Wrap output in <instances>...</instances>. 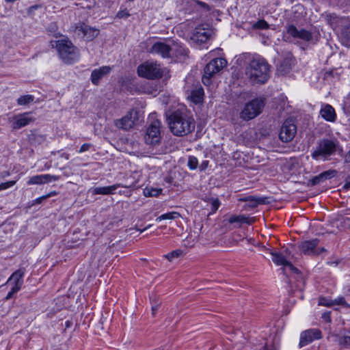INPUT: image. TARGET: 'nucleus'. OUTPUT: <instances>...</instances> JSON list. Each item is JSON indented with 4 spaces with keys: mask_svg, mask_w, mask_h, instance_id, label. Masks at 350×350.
Wrapping results in <instances>:
<instances>
[{
    "mask_svg": "<svg viewBox=\"0 0 350 350\" xmlns=\"http://www.w3.org/2000/svg\"><path fill=\"white\" fill-rule=\"evenodd\" d=\"M169 127L176 136H185L195 129V120L187 113L176 111L167 117Z\"/></svg>",
    "mask_w": 350,
    "mask_h": 350,
    "instance_id": "nucleus-1",
    "label": "nucleus"
},
{
    "mask_svg": "<svg viewBox=\"0 0 350 350\" xmlns=\"http://www.w3.org/2000/svg\"><path fill=\"white\" fill-rule=\"evenodd\" d=\"M245 73L252 83H265L269 78L270 66L263 57H254L246 67Z\"/></svg>",
    "mask_w": 350,
    "mask_h": 350,
    "instance_id": "nucleus-2",
    "label": "nucleus"
},
{
    "mask_svg": "<svg viewBox=\"0 0 350 350\" xmlns=\"http://www.w3.org/2000/svg\"><path fill=\"white\" fill-rule=\"evenodd\" d=\"M55 47L59 58L65 64H71L79 58V49L67 38L55 41Z\"/></svg>",
    "mask_w": 350,
    "mask_h": 350,
    "instance_id": "nucleus-3",
    "label": "nucleus"
},
{
    "mask_svg": "<svg viewBox=\"0 0 350 350\" xmlns=\"http://www.w3.org/2000/svg\"><path fill=\"white\" fill-rule=\"evenodd\" d=\"M339 146L337 140L322 139L317 142L314 151L311 153V157L316 161H327L334 155Z\"/></svg>",
    "mask_w": 350,
    "mask_h": 350,
    "instance_id": "nucleus-4",
    "label": "nucleus"
},
{
    "mask_svg": "<svg viewBox=\"0 0 350 350\" xmlns=\"http://www.w3.org/2000/svg\"><path fill=\"white\" fill-rule=\"evenodd\" d=\"M265 105L264 98H256L247 103L240 113V118L243 120H250L260 115Z\"/></svg>",
    "mask_w": 350,
    "mask_h": 350,
    "instance_id": "nucleus-5",
    "label": "nucleus"
},
{
    "mask_svg": "<svg viewBox=\"0 0 350 350\" xmlns=\"http://www.w3.org/2000/svg\"><path fill=\"white\" fill-rule=\"evenodd\" d=\"M167 71V69L162 68L159 64L152 62H146L137 68L138 75L148 79L161 78Z\"/></svg>",
    "mask_w": 350,
    "mask_h": 350,
    "instance_id": "nucleus-6",
    "label": "nucleus"
},
{
    "mask_svg": "<svg viewBox=\"0 0 350 350\" xmlns=\"http://www.w3.org/2000/svg\"><path fill=\"white\" fill-rule=\"evenodd\" d=\"M227 66V61L224 58H215L207 64L204 69V75L202 82L205 85H209L211 83V78L219 72L224 67Z\"/></svg>",
    "mask_w": 350,
    "mask_h": 350,
    "instance_id": "nucleus-7",
    "label": "nucleus"
},
{
    "mask_svg": "<svg viewBox=\"0 0 350 350\" xmlns=\"http://www.w3.org/2000/svg\"><path fill=\"white\" fill-rule=\"evenodd\" d=\"M150 118L152 120L147 128L144 140L147 144L155 145L159 144L161 140V122L157 119H154L153 116Z\"/></svg>",
    "mask_w": 350,
    "mask_h": 350,
    "instance_id": "nucleus-8",
    "label": "nucleus"
},
{
    "mask_svg": "<svg viewBox=\"0 0 350 350\" xmlns=\"http://www.w3.org/2000/svg\"><path fill=\"white\" fill-rule=\"evenodd\" d=\"M297 133V126L291 119L286 120L282 124L279 138L283 142H289L293 140Z\"/></svg>",
    "mask_w": 350,
    "mask_h": 350,
    "instance_id": "nucleus-9",
    "label": "nucleus"
},
{
    "mask_svg": "<svg viewBox=\"0 0 350 350\" xmlns=\"http://www.w3.org/2000/svg\"><path fill=\"white\" fill-rule=\"evenodd\" d=\"M286 34L295 40H300L304 42L314 40V36L312 32L305 29H298L293 25H289L286 27Z\"/></svg>",
    "mask_w": 350,
    "mask_h": 350,
    "instance_id": "nucleus-10",
    "label": "nucleus"
},
{
    "mask_svg": "<svg viewBox=\"0 0 350 350\" xmlns=\"http://www.w3.org/2000/svg\"><path fill=\"white\" fill-rule=\"evenodd\" d=\"M213 31L208 25H201L196 27L191 36V40L196 43L206 42L211 36Z\"/></svg>",
    "mask_w": 350,
    "mask_h": 350,
    "instance_id": "nucleus-11",
    "label": "nucleus"
},
{
    "mask_svg": "<svg viewBox=\"0 0 350 350\" xmlns=\"http://www.w3.org/2000/svg\"><path fill=\"white\" fill-rule=\"evenodd\" d=\"M338 26L341 25L340 40L341 43L350 48V18H337Z\"/></svg>",
    "mask_w": 350,
    "mask_h": 350,
    "instance_id": "nucleus-12",
    "label": "nucleus"
},
{
    "mask_svg": "<svg viewBox=\"0 0 350 350\" xmlns=\"http://www.w3.org/2000/svg\"><path fill=\"white\" fill-rule=\"evenodd\" d=\"M75 31L78 35L81 36L88 41L92 40L99 33L98 29L92 28L85 23L77 24L75 27Z\"/></svg>",
    "mask_w": 350,
    "mask_h": 350,
    "instance_id": "nucleus-13",
    "label": "nucleus"
},
{
    "mask_svg": "<svg viewBox=\"0 0 350 350\" xmlns=\"http://www.w3.org/2000/svg\"><path fill=\"white\" fill-rule=\"evenodd\" d=\"M321 332L318 329H310L301 334L299 346L301 347L307 345L314 340L321 338Z\"/></svg>",
    "mask_w": 350,
    "mask_h": 350,
    "instance_id": "nucleus-14",
    "label": "nucleus"
},
{
    "mask_svg": "<svg viewBox=\"0 0 350 350\" xmlns=\"http://www.w3.org/2000/svg\"><path fill=\"white\" fill-rule=\"evenodd\" d=\"M150 52L161 56L163 58H170L171 45L162 42H155Z\"/></svg>",
    "mask_w": 350,
    "mask_h": 350,
    "instance_id": "nucleus-15",
    "label": "nucleus"
},
{
    "mask_svg": "<svg viewBox=\"0 0 350 350\" xmlns=\"http://www.w3.org/2000/svg\"><path fill=\"white\" fill-rule=\"evenodd\" d=\"M59 179V176L51 174H40L30 177L27 183L28 185H42L51 181H56Z\"/></svg>",
    "mask_w": 350,
    "mask_h": 350,
    "instance_id": "nucleus-16",
    "label": "nucleus"
},
{
    "mask_svg": "<svg viewBox=\"0 0 350 350\" xmlns=\"http://www.w3.org/2000/svg\"><path fill=\"white\" fill-rule=\"evenodd\" d=\"M14 120V121L12 124L13 129H19L33 122L35 118L31 116L30 113H23L16 116Z\"/></svg>",
    "mask_w": 350,
    "mask_h": 350,
    "instance_id": "nucleus-17",
    "label": "nucleus"
},
{
    "mask_svg": "<svg viewBox=\"0 0 350 350\" xmlns=\"http://www.w3.org/2000/svg\"><path fill=\"white\" fill-rule=\"evenodd\" d=\"M319 244V239H314L311 241H306L301 243L299 247L301 251L304 254L308 255H319L317 250V245Z\"/></svg>",
    "mask_w": 350,
    "mask_h": 350,
    "instance_id": "nucleus-18",
    "label": "nucleus"
},
{
    "mask_svg": "<svg viewBox=\"0 0 350 350\" xmlns=\"http://www.w3.org/2000/svg\"><path fill=\"white\" fill-rule=\"evenodd\" d=\"M24 274V270L18 269L11 275L6 283L11 284L12 288L20 291L23 284Z\"/></svg>",
    "mask_w": 350,
    "mask_h": 350,
    "instance_id": "nucleus-19",
    "label": "nucleus"
},
{
    "mask_svg": "<svg viewBox=\"0 0 350 350\" xmlns=\"http://www.w3.org/2000/svg\"><path fill=\"white\" fill-rule=\"evenodd\" d=\"M293 62L294 59L292 55L290 53L287 54L277 66L278 74L284 75L288 73L292 68Z\"/></svg>",
    "mask_w": 350,
    "mask_h": 350,
    "instance_id": "nucleus-20",
    "label": "nucleus"
},
{
    "mask_svg": "<svg viewBox=\"0 0 350 350\" xmlns=\"http://www.w3.org/2000/svg\"><path fill=\"white\" fill-rule=\"evenodd\" d=\"M272 256L273 262L277 265H282L285 267L289 268L293 272H297L298 269L295 267L291 262L288 261L286 258L280 253L275 252L271 250L269 251Z\"/></svg>",
    "mask_w": 350,
    "mask_h": 350,
    "instance_id": "nucleus-21",
    "label": "nucleus"
},
{
    "mask_svg": "<svg viewBox=\"0 0 350 350\" xmlns=\"http://www.w3.org/2000/svg\"><path fill=\"white\" fill-rule=\"evenodd\" d=\"M119 187L129 188V187L118 183L107 187H98L91 189L93 195H110L114 193V191Z\"/></svg>",
    "mask_w": 350,
    "mask_h": 350,
    "instance_id": "nucleus-22",
    "label": "nucleus"
},
{
    "mask_svg": "<svg viewBox=\"0 0 350 350\" xmlns=\"http://www.w3.org/2000/svg\"><path fill=\"white\" fill-rule=\"evenodd\" d=\"M133 112L129 113L122 118L117 120L116 122V126L124 130L131 129L134 126L135 121V117H133Z\"/></svg>",
    "mask_w": 350,
    "mask_h": 350,
    "instance_id": "nucleus-23",
    "label": "nucleus"
},
{
    "mask_svg": "<svg viewBox=\"0 0 350 350\" xmlns=\"http://www.w3.org/2000/svg\"><path fill=\"white\" fill-rule=\"evenodd\" d=\"M111 68L109 66H103L98 69H95L92 72L91 74V81L94 85H98L100 80L108 75L111 72Z\"/></svg>",
    "mask_w": 350,
    "mask_h": 350,
    "instance_id": "nucleus-24",
    "label": "nucleus"
},
{
    "mask_svg": "<svg viewBox=\"0 0 350 350\" xmlns=\"http://www.w3.org/2000/svg\"><path fill=\"white\" fill-rule=\"evenodd\" d=\"M320 114L326 121L333 122L336 120V114L334 107L329 105H324L320 111Z\"/></svg>",
    "mask_w": 350,
    "mask_h": 350,
    "instance_id": "nucleus-25",
    "label": "nucleus"
},
{
    "mask_svg": "<svg viewBox=\"0 0 350 350\" xmlns=\"http://www.w3.org/2000/svg\"><path fill=\"white\" fill-rule=\"evenodd\" d=\"M336 174V171L334 170H329L325 172H323L321 173L320 174L313 177L310 180V183L311 185H317L320 184L321 183H323L327 179L331 178L332 177H334Z\"/></svg>",
    "mask_w": 350,
    "mask_h": 350,
    "instance_id": "nucleus-26",
    "label": "nucleus"
},
{
    "mask_svg": "<svg viewBox=\"0 0 350 350\" xmlns=\"http://www.w3.org/2000/svg\"><path fill=\"white\" fill-rule=\"evenodd\" d=\"M188 55V51L183 46L173 43L171 45L170 58H185Z\"/></svg>",
    "mask_w": 350,
    "mask_h": 350,
    "instance_id": "nucleus-27",
    "label": "nucleus"
},
{
    "mask_svg": "<svg viewBox=\"0 0 350 350\" xmlns=\"http://www.w3.org/2000/svg\"><path fill=\"white\" fill-rule=\"evenodd\" d=\"M329 337L333 338L334 342H337L341 347L350 348V336L332 334Z\"/></svg>",
    "mask_w": 350,
    "mask_h": 350,
    "instance_id": "nucleus-28",
    "label": "nucleus"
},
{
    "mask_svg": "<svg viewBox=\"0 0 350 350\" xmlns=\"http://www.w3.org/2000/svg\"><path fill=\"white\" fill-rule=\"evenodd\" d=\"M255 221L254 218H250L244 215H232L228 218V222L230 224L240 223V224H252Z\"/></svg>",
    "mask_w": 350,
    "mask_h": 350,
    "instance_id": "nucleus-29",
    "label": "nucleus"
},
{
    "mask_svg": "<svg viewBox=\"0 0 350 350\" xmlns=\"http://www.w3.org/2000/svg\"><path fill=\"white\" fill-rule=\"evenodd\" d=\"M204 90L202 87L193 90L191 94V98L193 103H200L202 101Z\"/></svg>",
    "mask_w": 350,
    "mask_h": 350,
    "instance_id": "nucleus-30",
    "label": "nucleus"
},
{
    "mask_svg": "<svg viewBox=\"0 0 350 350\" xmlns=\"http://www.w3.org/2000/svg\"><path fill=\"white\" fill-rule=\"evenodd\" d=\"M243 201L247 202L248 206L252 208L256 207L259 204H262L264 200L261 198H256L254 196H247L242 200Z\"/></svg>",
    "mask_w": 350,
    "mask_h": 350,
    "instance_id": "nucleus-31",
    "label": "nucleus"
},
{
    "mask_svg": "<svg viewBox=\"0 0 350 350\" xmlns=\"http://www.w3.org/2000/svg\"><path fill=\"white\" fill-rule=\"evenodd\" d=\"M161 189H156L153 187H146L144 189V194L146 197H157L161 193Z\"/></svg>",
    "mask_w": 350,
    "mask_h": 350,
    "instance_id": "nucleus-32",
    "label": "nucleus"
},
{
    "mask_svg": "<svg viewBox=\"0 0 350 350\" xmlns=\"http://www.w3.org/2000/svg\"><path fill=\"white\" fill-rule=\"evenodd\" d=\"M180 217V215L178 212H169L167 213L162 214L156 219V221H161L165 219H175Z\"/></svg>",
    "mask_w": 350,
    "mask_h": 350,
    "instance_id": "nucleus-33",
    "label": "nucleus"
},
{
    "mask_svg": "<svg viewBox=\"0 0 350 350\" xmlns=\"http://www.w3.org/2000/svg\"><path fill=\"white\" fill-rule=\"evenodd\" d=\"M34 97L32 95H25L19 97L17 103L19 105H25L33 101Z\"/></svg>",
    "mask_w": 350,
    "mask_h": 350,
    "instance_id": "nucleus-34",
    "label": "nucleus"
},
{
    "mask_svg": "<svg viewBox=\"0 0 350 350\" xmlns=\"http://www.w3.org/2000/svg\"><path fill=\"white\" fill-rule=\"evenodd\" d=\"M254 29H267L269 28V24L265 20H259L253 25Z\"/></svg>",
    "mask_w": 350,
    "mask_h": 350,
    "instance_id": "nucleus-35",
    "label": "nucleus"
},
{
    "mask_svg": "<svg viewBox=\"0 0 350 350\" xmlns=\"http://www.w3.org/2000/svg\"><path fill=\"white\" fill-rule=\"evenodd\" d=\"M198 165V161L196 157L191 156L189 157L188 166L191 170H195Z\"/></svg>",
    "mask_w": 350,
    "mask_h": 350,
    "instance_id": "nucleus-36",
    "label": "nucleus"
},
{
    "mask_svg": "<svg viewBox=\"0 0 350 350\" xmlns=\"http://www.w3.org/2000/svg\"><path fill=\"white\" fill-rule=\"evenodd\" d=\"M209 202L211 204V211L213 213H215L220 206V202L217 198H210Z\"/></svg>",
    "mask_w": 350,
    "mask_h": 350,
    "instance_id": "nucleus-37",
    "label": "nucleus"
},
{
    "mask_svg": "<svg viewBox=\"0 0 350 350\" xmlns=\"http://www.w3.org/2000/svg\"><path fill=\"white\" fill-rule=\"evenodd\" d=\"M16 180H10L0 184V191L7 189L16 184Z\"/></svg>",
    "mask_w": 350,
    "mask_h": 350,
    "instance_id": "nucleus-38",
    "label": "nucleus"
},
{
    "mask_svg": "<svg viewBox=\"0 0 350 350\" xmlns=\"http://www.w3.org/2000/svg\"><path fill=\"white\" fill-rule=\"evenodd\" d=\"M180 254H181V251H180V250H174V251H172V252L167 254V256H166V258L168 260H171L174 258L178 257Z\"/></svg>",
    "mask_w": 350,
    "mask_h": 350,
    "instance_id": "nucleus-39",
    "label": "nucleus"
},
{
    "mask_svg": "<svg viewBox=\"0 0 350 350\" xmlns=\"http://www.w3.org/2000/svg\"><path fill=\"white\" fill-rule=\"evenodd\" d=\"M129 16H130V14H129V12L126 10H120L117 14V16L118 18H126V17H128Z\"/></svg>",
    "mask_w": 350,
    "mask_h": 350,
    "instance_id": "nucleus-40",
    "label": "nucleus"
},
{
    "mask_svg": "<svg viewBox=\"0 0 350 350\" xmlns=\"http://www.w3.org/2000/svg\"><path fill=\"white\" fill-rule=\"evenodd\" d=\"M91 146L92 145L89 143L83 144L79 150V152L82 153L83 152L88 151Z\"/></svg>",
    "mask_w": 350,
    "mask_h": 350,
    "instance_id": "nucleus-41",
    "label": "nucleus"
},
{
    "mask_svg": "<svg viewBox=\"0 0 350 350\" xmlns=\"http://www.w3.org/2000/svg\"><path fill=\"white\" fill-rule=\"evenodd\" d=\"M49 197H51V194H47V195H45V196H41V197H40V198H36V199L34 200V202H33V204H40V203H42V202L44 200H46V199H47V198H49Z\"/></svg>",
    "mask_w": 350,
    "mask_h": 350,
    "instance_id": "nucleus-42",
    "label": "nucleus"
},
{
    "mask_svg": "<svg viewBox=\"0 0 350 350\" xmlns=\"http://www.w3.org/2000/svg\"><path fill=\"white\" fill-rule=\"evenodd\" d=\"M18 291V290L11 288L10 291L8 293V295L5 297V300H8V299H11L14 293H17Z\"/></svg>",
    "mask_w": 350,
    "mask_h": 350,
    "instance_id": "nucleus-43",
    "label": "nucleus"
},
{
    "mask_svg": "<svg viewBox=\"0 0 350 350\" xmlns=\"http://www.w3.org/2000/svg\"><path fill=\"white\" fill-rule=\"evenodd\" d=\"M18 291V290L11 288L10 291L8 293V295L5 297V300H8V299H11L14 293H17Z\"/></svg>",
    "mask_w": 350,
    "mask_h": 350,
    "instance_id": "nucleus-44",
    "label": "nucleus"
},
{
    "mask_svg": "<svg viewBox=\"0 0 350 350\" xmlns=\"http://www.w3.org/2000/svg\"><path fill=\"white\" fill-rule=\"evenodd\" d=\"M335 301L337 304L343 305L345 304V300L343 297H339V298L336 299Z\"/></svg>",
    "mask_w": 350,
    "mask_h": 350,
    "instance_id": "nucleus-45",
    "label": "nucleus"
},
{
    "mask_svg": "<svg viewBox=\"0 0 350 350\" xmlns=\"http://www.w3.org/2000/svg\"><path fill=\"white\" fill-rule=\"evenodd\" d=\"M49 31L51 32H54L55 31L56 29H57V27H56V25L55 23H51L50 25V27H49Z\"/></svg>",
    "mask_w": 350,
    "mask_h": 350,
    "instance_id": "nucleus-46",
    "label": "nucleus"
},
{
    "mask_svg": "<svg viewBox=\"0 0 350 350\" xmlns=\"http://www.w3.org/2000/svg\"><path fill=\"white\" fill-rule=\"evenodd\" d=\"M263 350H277V349H276V348L274 346L266 345V346H265Z\"/></svg>",
    "mask_w": 350,
    "mask_h": 350,
    "instance_id": "nucleus-47",
    "label": "nucleus"
},
{
    "mask_svg": "<svg viewBox=\"0 0 350 350\" xmlns=\"http://www.w3.org/2000/svg\"><path fill=\"white\" fill-rule=\"evenodd\" d=\"M61 157H64V159H66V160L69 159V158H70V155H69V154H68V153H65V152L62 153Z\"/></svg>",
    "mask_w": 350,
    "mask_h": 350,
    "instance_id": "nucleus-48",
    "label": "nucleus"
},
{
    "mask_svg": "<svg viewBox=\"0 0 350 350\" xmlns=\"http://www.w3.org/2000/svg\"><path fill=\"white\" fill-rule=\"evenodd\" d=\"M199 4H200L202 7H203V8H207L208 10H209L208 5L206 3H203V2H200V3H199Z\"/></svg>",
    "mask_w": 350,
    "mask_h": 350,
    "instance_id": "nucleus-49",
    "label": "nucleus"
},
{
    "mask_svg": "<svg viewBox=\"0 0 350 350\" xmlns=\"http://www.w3.org/2000/svg\"><path fill=\"white\" fill-rule=\"evenodd\" d=\"M343 187L345 189H349L350 188V181L348 183H346Z\"/></svg>",
    "mask_w": 350,
    "mask_h": 350,
    "instance_id": "nucleus-50",
    "label": "nucleus"
},
{
    "mask_svg": "<svg viewBox=\"0 0 350 350\" xmlns=\"http://www.w3.org/2000/svg\"><path fill=\"white\" fill-rule=\"evenodd\" d=\"M157 308H158V306H154L152 307V311L153 315L154 314L155 312L157 311Z\"/></svg>",
    "mask_w": 350,
    "mask_h": 350,
    "instance_id": "nucleus-51",
    "label": "nucleus"
},
{
    "mask_svg": "<svg viewBox=\"0 0 350 350\" xmlns=\"http://www.w3.org/2000/svg\"><path fill=\"white\" fill-rule=\"evenodd\" d=\"M208 161H205L202 163V169L205 168L208 165Z\"/></svg>",
    "mask_w": 350,
    "mask_h": 350,
    "instance_id": "nucleus-52",
    "label": "nucleus"
},
{
    "mask_svg": "<svg viewBox=\"0 0 350 350\" xmlns=\"http://www.w3.org/2000/svg\"><path fill=\"white\" fill-rule=\"evenodd\" d=\"M317 250L319 252V254L323 252H325V249L324 247L317 248Z\"/></svg>",
    "mask_w": 350,
    "mask_h": 350,
    "instance_id": "nucleus-53",
    "label": "nucleus"
},
{
    "mask_svg": "<svg viewBox=\"0 0 350 350\" xmlns=\"http://www.w3.org/2000/svg\"><path fill=\"white\" fill-rule=\"evenodd\" d=\"M323 318H325L327 321H330L329 316L327 315V314H323Z\"/></svg>",
    "mask_w": 350,
    "mask_h": 350,
    "instance_id": "nucleus-54",
    "label": "nucleus"
},
{
    "mask_svg": "<svg viewBox=\"0 0 350 350\" xmlns=\"http://www.w3.org/2000/svg\"><path fill=\"white\" fill-rule=\"evenodd\" d=\"M39 6L38 5H33L31 7L29 8V10H36L38 8Z\"/></svg>",
    "mask_w": 350,
    "mask_h": 350,
    "instance_id": "nucleus-55",
    "label": "nucleus"
},
{
    "mask_svg": "<svg viewBox=\"0 0 350 350\" xmlns=\"http://www.w3.org/2000/svg\"><path fill=\"white\" fill-rule=\"evenodd\" d=\"M49 194H51V196H55L56 194V192L55 191H52V192L49 193Z\"/></svg>",
    "mask_w": 350,
    "mask_h": 350,
    "instance_id": "nucleus-56",
    "label": "nucleus"
},
{
    "mask_svg": "<svg viewBox=\"0 0 350 350\" xmlns=\"http://www.w3.org/2000/svg\"><path fill=\"white\" fill-rule=\"evenodd\" d=\"M320 304L327 305V306L329 305V304H325V303H323L321 301H320Z\"/></svg>",
    "mask_w": 350,
    "mask_h": 350,
    "instance_id": "nucleus-57",
    "label": "nucleus"
},
{
    "mask_svg": "<svg viewBox=\"0 0 350 350\" xmlns=\"http://www.w3.org/2000/svg\"><path fill=\"white\" fill-rule=\"evenodd\" d=\"M347 157H348L349 161L350 162V151L349 152Z\"/></svg>",
    "mask_w": 350,
    "mask_h": 350,
    "instance_id": "nucleus-58",
    "label": "nucleus"
},
{
    "mask_svg": "<svg viewBox=\"0 0 350 350\" xmlns=\"http://www.w3.org/2000/svg\"><path fill=\"white\" fill-rule=\"evenodd\" d=\"M150 226H151V225H148L146 228H144L143 230H142V232L144 231L145 230L150 228Z\"/></svg>",
    "mask_w": 350,
    "mask_h": 350,
    "instance_id": "nucleus-59",
    "label": "nucleus"
},
{
    "mask_svg": "<svg viewBox=\"0 0 350 350\" xmlns=\"http://www.w3.org/2000/svg\"><path fill=\"white\" fill-rule=\"evenodd\" d=\"M349 107H350V105H349Z\"/></svg>",
    "mask_w": 350,
    "mask_h": 350,
    "instance_id": "nucleus-60",
    "label": "nucleus"
}]
</instances>
